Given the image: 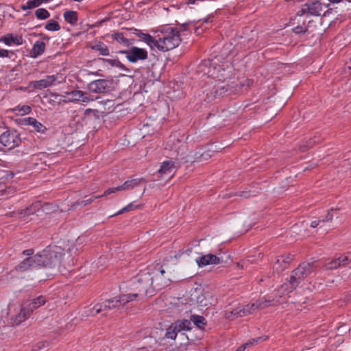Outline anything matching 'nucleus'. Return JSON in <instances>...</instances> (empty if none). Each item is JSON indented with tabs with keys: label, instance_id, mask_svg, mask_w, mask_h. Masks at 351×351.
Instances as JSON below:
<instances>
[{
	"label": "nucleus",
	"instance_id": "obj_1",
	"mask_svg": "<svg viewBox=\"0 0 351 351\" xmlns=\"http://www.w3.org/2000/svg\"><path fill=\"white\" fill-rule=\"evenodd\" d=\"M62 261L60 249L54 247L53 249L45 250L42 254H38L25 259L19 265L21 270L27 269L29 267L40 265L56 267L59 266Z\"/></svg>",
	"mask_w": 351,
	"mask_h": 351
},
{
	"label": "nucleus",
	"instance_id": "obj_2",
	"mask_svg": "<svg viewBox=\"0 0 351 351\" xmlns=\"http://www.w3.org/2000/svg\"><path fill=\"white\" fill-rule=\"evenodd\" d=\"M243 84H237L230 80H215L208 83L205 91L206 99L208 101L213 100L219 97H223L232 94H236L242 91Z\"/></svg>",
	"mask_w": 351,
	"mask_h": 351
},
{
	"label": "nucleus",
	"instance_id": "obj_3",
	"mask_svg": "<svg viewBox=\"0 0 351 351\" xmlns=\"http://www.w3.org/2000/svg\"><path fill=\"white\" fill-rule=\"evenodd\" d=\"M161 35H158L157 49L160 51H168L177 47L181 38L180 31L172 27H163L160 30Z\"/></svg>",
	"mask_w": 351,
	"mask_h": 351
},
{
	"label": "nucleus",
	"instance_id": "obj_4",
	"mask_svg": "<svg viewBox=\"0 0 351 351\" xmlns=\"http://www.w3.org/2000/svg\"><path fill=\"white\" fill-rule=\"evenodd\" d=\"M269 306V301H257L244 307H239L232 311L226 313L228 319H234L236 317H243L249 314L254 313L258 309H262Z\"/></svg>",
	"mask_w": 351,
	"mask_h": 351
},
{
	"label": "nucleus",
	"instance_id": "obj_5",
	"mask_svg": "<svg viewBox=\"0 0 351 351\" xmlns=\"http://www.w3.org/2000/svg\"><path fill=\"white\" fill-rule=\"evenodd\" d=\"M175 278L174 269L168 265H162L160 269L154 274L152 282L154 287L160 288L169 285Z\"/></svg>",
	"mask_w": 351,
	"mask_h": 351
},
{
	"label": "nucleus",
	"instance_id": "obj_6",
	"mask_svg": "<svg viewBox=\"0 0 351 351\" xmlns=\"http://www.w3.org/2000/svg\"><path fill=\"white\" fill-rule=\"evenodd\" d=\"M88 90L93 93L104 94L113 90V80L98 79L88 83Z\"/></svg>",
	"mask_w": 351,
	"mask_h": 351
},
{
	"label": "nucleus",
	"instance_id": "obj_7",
	"mask_svg": "<svg viewBox=\"0 0 351 351\" xmlns=\"http://www.w3.org/2000/svg\"><path fill=\"white\" fill-rule=\"evenodd\" d=\"M323 5L317 0L308 1L304 3L300 11L298 12V16H303L305 14L315 16L322 15L323 11Z\"/></svg>",
	"mask_w": 351,
	"mask_h": 351
},
{
	"label": "nucleus",
	"instance_id": "obj_8",
	"mask_svg": "<svg viewBox=\"0 0 351 351\" xmlns=\"http://www.w3.org/2000/svg\"><path fill=\"white\" fill-rule=\"evenodd\" d=\"M119 53L125 54L128 60L132 63L146 60L148 57V53L146 49L137 47H132L129 50H121Z\"/></svg>",
	"mask_w": 351,
	"mask_h": 351
},
{
	"label": "nucleus",
	"instance_id": "obj_9",
	"mask_svg": "<svg viewBox=\"0 0 351 351\" xmlns=\"http://www.w3.org/2000/svg\"><path fill=\"white\" fill-rule=\"evenodd\" d=\"M182 329H191V322L189 320H182L173 323L167 330V338L176 340L178 330Z\"/></svg>",
	"mask_w": 351,
	"mask_h": 351
},
{
	"label": "nucleus",
	"instance_id": "obj_10",
	"mask_svg": "<svg viewBox=\"0 0 351 351\" xmlns=\"http://www.w3.org/2000/svg\"><path fill=\"white\" fill-rule=\"evenodd\" d=\"M176 171L175 162L172 160H166L161 163L158 173L161 179L169 180L173 177Z\"/></svg>",
	"mask_w": 351,
	"mask_h": 351
},
{
	"label": "nucleus",
	"instance_id": "obj_11",
	"mask_svg": "<svg viewBox=\"0 0 351 351\" xmlns=\"http://www.w3.org/2000/svg\"><path fill=\"white\" fill-rule=\"evenodd\" d=\"M66 98L71 102L89 103L95 100V98L88 95L86 92L80 90H74L66 93Z\"/></svg>",
	"mask_w": 351,
	"mask_h": 351
},
{
	"label": "nucleus",
	"instance_id": "obj_12",
	"mask_svg": "<svg viewBox=\"0 0 351 351\" xmlns=\"http://www.w3.org/2000/svg\"><path fill=\"white\" fill-rule=\"evenodd\" d=\"M313 265L310 263H303L294 270L291 279L298 282L300 280L306 277L313 271Z\"/></svg>",
	"mask_w": 351,
	"mask_h": 351
},
{
	"label": "nucleus",
	"instance_id": "obj_13",
	"mask_svg": "<svg viewBox=\"0 0 351 351\" xmlns=\"http://www.w3.org/2000/svg\"><path fill=\"white\" fill-rule=\"evenodd\" d=\"M0 143L10 149L19 145L21 138L18 133H2L0 136Z\"/></svg>",
	"mask_w": 351,
	"mask_h": 351
},
{
	"label": "nucleus",
	"instance_id": "obj_14",
	"mask_svg": "<svg viewBox=\"0 0 351 351\" xmlns=\"http://www.w3.org/2000/svg\"><path fill=\"white\" fill-rule=\"evenodd\" d=\"M56 80L57 77L56 75H47L44 79L31 82L30 86L35 89L42 90L51 86Z\"/></svg>",
	"mask_w": 351,
	"mask_h": 351
},
{
	"label": "nucleus",
	"instance_id": "obj_15",
	"mask_svg": "<svg viewBox=\"0 0 351 351\" xmlns=\"http://www.w3.org/2000/svg\"><path fill=\"white\" fill-rule=\"evenodd\" d=\"M17 123L21 126L31 125L35 129L36 132H45L47 130L45 125L33 117L19 119L17 120Z\"/></svg>",
	"mask_w": 351,
	"mask_h": 351
},
{
	"label": "nucleus",
	"instance_id": "obj_16",
	"mask_svg": "<svg viewBox=\"0 0 351 351\" xmlns=\"http://www.w3.org/2000/svg\"><path fill=\"white\" fill-rule=\"evenodd\" d=\"M31 310L25 305L22 304L19 308L17 313L12 317L13 324L15 325H19L25 320H26L31 314Z\"/></svg>",
	"mask_w": 351,
	"mask_h": 351
},
{
	"label": "nucleus",
	"instance_id": "obj_17",
	"mask_svg": "<svg viewBox=\"0 0 351 351\" xmlns=\"http://www.w3.org/2000/svg\"><path fill=\"white\" fill-rule=\"evenodd\" d=\"M0 43H3L7 46H18L23 43V38L18 34H7L0 37Z\"/></svg>",
	"mask_w": 351,
	"mask_h": 351
},
{
	"label": "nucleus",
	"instance_id": "obj_18",
	"mask_svg": "<svg viewBox=\"0 0 351 351\" xmlns=\"http://www.w3.org/2000/svg\"><path fill=\"white\" fill-rule=\"evenodd\" d=\"M196 263L199 267L217 265L220 263V258L215 255L208 254L196 258Z\"/></svg>",
	"mask_w": 351,
	"mask_h": 351
},
{
	"label": "nucleus",
	"instance_id": "obj_19",
	"mask_svg": "<svg viewBox=\"0 0 351 351\" xmlns=\"http://www.w3.org/2000/svg\"><path fill=\"white\" fill-rule=\"evenodd\" d=\"M348 261H351V254H347L342 255L339 258L329 262L327 265V269H337L341 265H346Z\"/></svg>",
	"mask_w": 351,
	"mask_h": 351
},
{
	"label": "nucleus",
	"instance_id": "obj_20",
	"mask_svg": "<svg viewBox=\"0 0 351 351\" xmlns=\"http://www.w3.org/2000/svg\"><path fill=\"white\" fill-rule=\"evenodd\" d=\"M104 311H106L104 308V304L95 303V304H91L90 305L87 306L85 308L84 313L86 317H89V316H95L98 313H102Z\"/></svg>",
	"mask_w": 351,
	"mask_h": 351
},
{
	"label": "nucleus",
	"instance_id": "obj_21",
	"mask_svg": "<svg viewBox=\"0 0 351 351\" xmlns=\"http://www.w3.org/2000/svg\"><path fill=\"white\" fill-rule=\"evenodd\" d=\"M45 43L40 40H37L33 45L30 51V56L33 58H36L41 56L45 50Z\"/></svg>",
	"mask_w": 351,
	"mask_h": 351
},
{
	"label": "nucleus",
	"instance_id": "obj_22",
	"mask_svg": "<svg viewBox=\"0 0 351 351\" xmlns=\"http://www.w3.org/2000/svg\"><path fill=\"white\" fill-rule=\"evenodd\" d=\"M197 303L202 306H206L210 304H212L213 301V297L209 292H202L196 297Z\"/></svg>",
	"mask_w": 351,
	"mask_h": 351
},
{
	"label": "nucleus",
	"instance_id": "obj_23",
	"mask_svg": "<svg viewBox=\"0 0 351 351\" xmlns=\"http://www.w3.org/2000/svg\"><path fill=\"white\" fill-rule=\"evenodd\" d=\"M144 182L145 181L143 178H134L128 180L121 185V188L123 191L132 190Z\"/></svg>",
	"mask_w": 351,
	"mask_h": 351
},
{
	"label": "nucleus",
	"instance_id": "obj_24",
	"mask_svg": "<svg viewBox=\"0 0 351 351\" xmlns=\"http://www.w3.org/2000/svg\"><path fill=\"white\" fill-rule=\"evenodd\" d=\"M298 282L295 280H292L291 278L289 282L284 283L280 289H279L278 292L280 294V296L285 295L287 294H289L291 293L298 285Z\"/></svg>",
	"mask_w": 351,
	"mask_h": 351
},
{
	"label": "nucleus",
	"instance_id": "obj_25",
	"mask_svg": "<svg viewBox=\"0 0 351 351\" xmlns=\"http://www.w3.org/2000/svg\"><path fill=\"white\" fill-rule=\"evenodd\" d=\"M16 116H24L32 112L31 106L28 105H18L14 108L9 109Z\"/></svg>",
	"mask_w": 351,
	"mask_h": 351
},
{
	"label": "nucleus",
	"instance_id": "obj_26",
	"mask_svg": "<svg viewBox=\"0 0 351 351\" xmlns=\"http://www.w3.org/2000/svg\"><path fill=\"white\" fill-rule=\"evenodd\" d=\"M90 48L98 51L101 56H106L110 55L108 46L101 41H96L93 45H90Z\"/></svg>",
	"mask_w": 351,
	"mask_h": 351
},
{
	"label": "nucleus",
	"instance_id": "obj_27",
	"mask_svg": "<svg viewBox=\"0 0 351 351\" xmlns=\"http://www.w3.org/2000/svg\"><path fill=\"white\" fill-rule=\"evenodd\" d=\"M136 35L151 48L156 47L157 49L158 39H156L149 34L142 32H140Z\"/></svg>",
	"mask_w": 351,
	"mask_h": 351
},
{
	"label": "nucleus",
	"instance_id": "obj_28",
	"mask_svg": "<svg viewBox=\"0 0 351 351\" xmlns=\"http://www.w3.org/2000/svg\"><path fill=\"white\" fill-rule=\"evenodd\" d=\"M111 38L113 40L117 41L119 44L125 47H129L132 45L130 40L126 38L123 32H114L111 35Z\"/></svg>",
	"mask_w": 351,
	"mask_h": 351
},
{
	"label": "nucleus",
	"instance_id": "obj_29",
	"mask_svg": "<svg viewBox=\"0 0 351 351\" xmlns=\"http://www.w3.org/2000/svg\"><path fill=\"white\" fill-rule=\"evenodd\" d=\"M46 302V300L43 296H39L32 301L25 303V305L29 308V310H31V313L33 312L34 310L38 308L40 306L43 305Z\"/></svg>",
	"mask_w": 351,
	"mask_h": 351
},
{
	"label": "nucleus",
	"instance_id": "obj_30",
	"mask_svg": "<svg viewBox=\"0 0 351 351\" xmlns=\"http://www.w3.org/2000/svg\"><path fill=\"white\" fill-rule=\"evenodd\" d=\"M64 20L71 25H76L78 21L77 13L75 11L68 10L64 13Z\"/></svg>",
	"mask_w": 351,
	"mask_h": 351
},
{
	"label": "nucleus",
	"instance_id": "obj_31",
	"mask_svg": "<svg viewBox=\"0 0 351 351\" xmlns=\"http://www.w3.org/2000/svg\"><path fill=\"white\" fill-rule=\"evenodd\" d=\"M289 264V261L284 257H278L274 264L273 268L277 272H280L285 270Z\"/></svg>",
	"mask_w": 351,
	"mask_h": 351
},
{
	"label": "nucleus",
	"instance_id": "obj_32",
	"mask_svg": "<svg viewBox=\"0 0 351 351\" xmlns=\"http://www.w3.org/2000/svg\"><path fill=\"white\" fill-rule=\"evenodd\" d=\"M105 311L110 310L114 308H117L120 306L121 305H123L120 298L119 299L113 298L112 300H109L106 301L104 304Z\"/></svg>",
	"mask_w": 351,
	"mask_h": 351
},
{
	"label": "nucleus",
	"instance_id": "obj_33",
	"mask_svg": "<svg viewBox=\"0 0 351 351\" xmlns=\"http://www.w3.org/2000/svg\"><path fill=\"white\" fill-rule=\"evenodd\" d=\"M190 329H182L178 330V334L177 336V341L178 343L180 345L185 344L187 342V340L189 339L188 336L186 335L185 331H188Z\"/></svg>",
	"mask_w": 351,
	"mask_h": 351
},
{
	"label": "nucleus",
	"instance_id": "obj_34",
	"mask_svg": "<svg viewBox=\"0 0 351 351\" xmlns=\"http://www.w3.org/2000/svg\"><path fill=\"white\" fill-rule=\"evenodd\" d=\"M43 2V0H28L25 5L22 6L23 10L28 9H32L40 5Z\"/></svg>",
	"mask_w": 351,
	"mask_h": 351
},
{
	"label": "nucleus",
	"instance_id": "obj_35",
	"mask_svg": "<svg viewBox=\"0 0 351 351\" xmlns=\"http://www.w3.org/2000/svg\"><path fill=\"white\" fill-rule=\"evenodd\" d=\"M35 15L40 20L47 19L49 17L50 14L45 8H38L35 11Z\"/></svg>",
	"mask_w": 351,
	"mask_h": 351
},
{
	"label": "nucleus",
	"instance_id": "obj_36",
	"mask_svg": "<svg viewBox=\"0 0 351 351\" xmlns=\"http://www.w3.org/2000/svg\"><path fill=\"white\" fill-rule=\"evenodd\" d=\"M45 28L48 31L56 32L60 29V26L55 20H49L45 25Z\"/></svg>",
	"mask_w": 351,
	"mask_h": 351
},
{
	"label": "nucleus",
	"instance_id": "obj_37",
	"mask_svg": "<svg viewBox=\"0 0 351 351\" xmlns=\"http://www.w3.org/2000/svg\"><path fill=\"white\" fill-rule=\"evenodd\" d=\"M313 22V21H309L308 23V25L303 27L302 25H298L292 29V32L295 33V34L300 35V34H304L308 32V29L311 25V23Z\"/></svg>",
	"mask_w": 351,
	"mask_h": 351
},
{
	"label": "nucleus",
	"instance_id": "obj_38",
	"mask_svg": "<svg viewBox=\"0 0 351 351\" xmlns=\"http://www.w3.org/2000/svg\"><path fill=\"white\" fill-rule=\"evenodd\" d=\"M104 106V110L112 111L114 109V100L104 99L99 101Z\"/></svg>",
	"mask_w": 351,
	"mask_h": 351
},
{
	"label": "nucleus",
	"instance_id": "obj_39",
	"mask_svg": "<svg viewBox=\"0 0 351 351\" xmlns=\"http://www.w3.org/2000/svg\"><path fill=\"white\" fill-rule=\"evenodd\" d=\"M138 296V293L127 294L120 296V299L123 304H125L130 302L134 301Z\"/></svg>",
	"mask_w": 351,
	"mask_h": 351
},
{
	"label": "nucleus",
	"instance_id": "obj_40",
	"mask_svg": "<svg viewBox=\"0 0 351 351\" xmlns=\"http://www.w3.org/2000/svg\"><path fill=\"white\" fill-rule=\"evenodd\" d=\"M193 324L199 328H202L205 325V319L204 317L198 315H193L191 317Z\"/></svg>",
	"mask_w": 351,
	"mask_h": 351
},
{
	"label": "nucleus",
	"instance_id": "obj_41",
	"mask_svg": "<svg viewBox=\"0 0 351 351\" xmlns=\"http://www.w3.org/2000/svg\"><path fill=\"white\" fill-rule=\"evenodd\" d=\"M264 339L263 337H259L256 339H252V340H250V341L243 344L242 346H241L240 347H239L237 348V350L236 351H243L245 349H246L247 348H249L250 346H252V345H254L255 343H257L258 341L260 340H263Z\"/></svg>",
	"mask_w": 351,
	"mask_h": 351
},
{
	"label": "nucleus",
	"instance_id": "obj_42",
	"mask_svg": "<svg viewBox=\"0 0 351 351\" xmlns=\"http://www.w3.org/2000/svg\"><path fill=\"white\" fill-rule=\"evenodd\" d=\"M119 191H123L121 188V185L118 186H116V187L110 188V189L106 190L104 191V193H103V195H99V196H96L95 197V199L99 198V197H102V196H106V195H110L111 193H117V192H119Z\"/></svg>",
	"mask_w": 351,
	"mask_h": 351
},
{
	"label": "nucleus",
	"instance_id": "obj_43",
	"mask_svg": "<svg viewBox=\"0 0 351 351\" xmlns=\"http://www.w3.org/2000/svg\"><path fill=\"white\" fill-rule=\"evenodd\" d=\"M136 208L137 206H134L132 204H129L128 206L119 210L116 214H114V215H121L125 212L130 211Z\"/></svg>",
	"mask_w": 351,
	"mask_h": 351
},
{
	"label": "nucleus",
	"instance_id": "obj_44",
	"mask_svg": "<svg viewBox=\"0 0 351 351\" xmlns=\"http://www.w3.org/2000/svg\"><path fill=\"white\" fill-rule=\"evenodd\" d=\"M10 53L14 54L13 51L0 48V58H10Z\"/></svg>",
	"mask_w": 351,
	"mask_h": 351
},
{
	"label": "nucleus",
	"instance_id": "obj_45",
	"mask_svg": "<svg viewBox=\"0 0 351 351\" xmlns=\"http://www.w3.org/2000/svg\"><path fill=\"white\" fill-rule=\"evenodd\" d=\"M101 60L104 62L108 63L112 66H118V64L120 63V62L119 60H113V59L101 58Z\"/></svg>",
	"mask_w": 351,
	"mask_h": 351
},
{
	"label": "nucleus",
	"instance_id": "obj_46",
	"mask_svg": "<svg viewBox=\"0 0 351 351\" xmlns=\"http://www.w3.org/2000/svg\"><path fill=\"white\" fill-rule=\"evenodd\" d=\"M336 210L331 209L327 214V216L326 217V221H330L334 216L335 213H336Z\"/></svg>",
	"mask_w": 351,
	"mask_h": 351
},
{
	"label": "nucleus",
	"instance_id": "obj_47",
	"mask_svg": "<svg viewBox=\"0 0 351 351\" xmlns=\"http://www.w3.org/2000/svg\"><path fill=\"white\" fill-rule=\"evenodd\" d=\"M27 213H28V214H32L33 213V210H32V208H27V210H24L23 212H22L21 213V217L25 218V216Z\"/></svg>",
	"mask_w": 351,
	"mask_h": 351
},
{
	"label": "nucleus",
	"instance_id": "obj_48",
	"mask_svg": "<svg viewBox=\"0 0 351 351\" xmlns=\"http://www.w3.org/2000/svg\"><path fill=\"white\" fill-rule=\"evenodd\" d=\"M320 221H321L320 220H319V221H313L311 222V226L312 228H315V227H317L319 224Z\"/></svg>",
	"mask_w": 351,
	"mask_h": 351
},
{
	"label": "nucleus",
	"instance_id": "obj_49",
	"mask_svg": "<svg viewBox=\"0 0 351 351\" xmlns=\"http://www.w3.org/2000/svg\"><path fill=\"white\" fill-rule=\"evenodd\" d=\"M38 36H40L43 39L49 40V37L43 33L39 34Z\"/></svg>",
	"mask_w": 351,
	"mask_h": 351
},
{
	"label": "nucleus",
	"instance_id": "obj_50",
	"mask_svg": "<svg viewBox=\"0 0 351 351\" xmlns=\"http://www.w3.org/2000/svg\"><path fill=\"white\" fill-rule=\"evenodd\" d=\"M188 24L187 23H183L182 25H181V30L182 31H186V27H187Z\"/></svg>",
	"mask_w": 351,
	"mask_h": 351
},
{
	"label": "nucleus",
	"instance_id": "obj_51",
	"mask_svg": "<svg viewBox=\"0 0 351 351\" xmlns=\"http://www.w3.org/2000/svg\"><path fill=\"white\" fill-rule=\"evenodd\" d=\"M175 139H178V141H180V139L178 138V137L176 136V135H171V136H170V141H174Z\"/></svg>",
	"mask_w": 351,
	"mask_h": 351
},
{
	"label": "nucleus",
	"instance_id": "obj_52",
	"mask_svg": "<svg viewBox=\"0 0 351 351\" xmlns=\"http://www.w3.org/2000/svg\"><path fill=\"white\" fill-rule=\"evenodd\" d=\"M24 254L29 256L32 254V250H25V251H24Z\"/></svg>",
	"mask_w": 351,
	"mask_h": 351
},
{
	"label": "nucleus",
	"instance_id": "obj_53",
	"mask_svg": "<svg viewBox=\"0 0 351 351\" xmlns=\"http://www.w3.org/2000/svg\"><path fill=\"white\" fill-rule=\"evenodd\" d=\"M145 290V287H140L138 288V292H143Z\"/></svg>",
	"mask_w": 351,
	"mask_h": 351
},
{
	"label": "nucleus",
	"instance_id": "obj_54",
	"mask_svg": "<svg viewBox=\"0 0 351 351\" xmlns=\"http://www.w3.org/2000/svg\"><path fill=\"white\" fill-rule=\"evenodd\" d=\"M328 1L331 3H339V2L342 1L343 0H328Z\"/></svg>",
	"mask_w": 351,
	"mask_h": 351
},
{
	"label": "nucleus",
	"instance_id": "obj_55",
	"mask_svg": "<svg viewBox=\"0 0 351 351\" xmlns=\"http://www.w3.org/2000/svg\"><path fill=\"white\" fill-rule=\"evenodd\" d=\"M197 1V0H189L188 3L189 4H193Z\"/></svg>",
	"mask_w": 351,
	"mask_h": 351
},
{
	"label": "nucleus",
	"instance_id": "obj_56",
	"mask_svg": "<svg viewBox=\"0 0 351 351\" xmlns=\"http://www.w3.org/2000/svg\"><path fill=\"white\" fill-rule=\"evenodd\" d=\"M93 201V199H89L88 200L86 201V202L84 204V205H86L88 204H90Z\"/></svg>",
	"mask_w": 351,
	"mask_h": 351
},
{
	"label": "nucleus",
	"instance_id": "obj_57",
	"mask_svg": "<svg viewBox=\"0 0 351 351\" xmlns=\"http://www.w3.org/2000/svg\"><path fill=\"white\" fill-rule=\"evenodd\" d=\"M90 73L93 74V75H97V72H95V73L93 72V73Z\"/></svg>",
	"mask_w": 351,
	"mask_h": 351
},
{
	"label": "nucleus",
	"instance_id": "obj_58",
	"mask_svg": "<svg viewBox=\"0 0 351 351\" xmlns=\"http://www.w3.org/2000/svg\"><path fill=\"white\" fill-rule=\"evenodd\" d=\"M50 1V0H43V1H45V2H48V1Z\"/></svg>",
	"mask_w": 351,
	"mask_h": 351
},
{
	"label": "nucleus",
	"instance_id": "obj_59",
	"mask_svg": "<svg viewBox=\"0 0 351 351\" xmlns=\"http://www.w3.org/2000/svg\"><path fill=\"white\" fill-rule=\"evenodd\" d=\"M323 16H326V12H324Z\"/></svg>",
	"mask_w": 351,
	"mask_h": 351
},
{
	"label": "nucleus",
	"instance_id": "obj_60",
	"mask_svg": "<svg viewBox=\"0 0 351 351\" xmlns=\"http://www.w3.org/2000/svg\"><path fill=\"white\" fill-rule=\"evenodd\" d=\"M348 2H350L351 3V0H347Z\"/></svg>",
	"mask_w": 351,
	"mask_h": 351
}]
</instances>
